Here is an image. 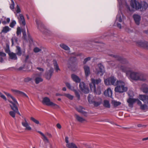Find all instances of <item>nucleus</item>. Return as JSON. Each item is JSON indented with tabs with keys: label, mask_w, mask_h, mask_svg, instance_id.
Listing matches in <instances>:
<instances>
[{
	"label": "nucleus",
	"mask_w": 148,
	"mask_h": 148,
	"mask_svg": "<svg viewBox=\"0 0 148 148\" xmlns=\"http://www.w3.org/2000/svg\"><path fill=\"white\" fill-rule=\"evenodd\" d=\"M119 60L121 64L119 65L117 68L119 70L125 73L126 75L131 79L135 81H145L146 80V76L144 74L131 70L129 66L128 62L126 59H122Z\"/></svg>",
	"instance_id": "1"
},
{
	"label": "nucleus",
	"mask_w": 148,
	"mask_h": 148,
	"mask_svg": "<svg viewBox=\"0 0 148 148\" xmlns=\"http://www.w3.org/2000/svg\"><path fill=\"white\" fill-rule=\"evenodd\" d=\"M117 86L114 89V90L116 92L123 93L127 91V88L125 86L124 82L121 80H119L117 81Z\"/></svg>",
	"instance_id": "2"
},
{
	"label": "nucleus",
	"mask_w": 148,
	"mask_h": 148,
	"mask_svg": "<svg viewBox=\"0 0 148 148\" xmlns=\"http://www.w3.org/2000/svg\"><path fill=\"white\" fill-rule=\"evenodd\" d=\"M123 18L124 16L121 13V12H119L116 16L114 24L116 26L120 29H121L122 27L121 24L124 23L123 21Z\"/></svg>",
	"instance_id": "3"
},
{
	"label": "nucleus",
	"mask_w": 148,
	"mask_h": 148,
	"mask_svg": "<svg viewBox=\"0 0 148 148\" xmlns=\"http://www.w3.org/2000/svg\"><path fill=\"white\" fill-rule=\"evenodd\" d=\"M88 102L90 103H92L95 106H99L102 102L101 99L99 98H97L96 99L94 98L93 99V97L92 95L89 94L88 97Z\"/></svg>",
	"instance_id": "4"
},
{
	"label": "nucleus",
	"mask_w": 148,
	"mask_h": 148,
	"mask_svg": "<svg viewBox=\"0 0 148 148\" xmlns=\"http://www.w3.org/2000/svg\"><path fill=\"white\" fill-rule=\"evenodd\" d=\"M42 103L44 105L53 107L55 109L59 108H60V106L58 105L51 101L50 99L47 97L43 98L42 101Z\"/></svg>",
	"instance_id": "5"
},
{
	"label": "nucleus",
	"mask_w": 148,
	"mask_h": 148,
	"mask_svg": "<svg viewBox=\"0 0 148 148\" xmlns=\"http://www.w3.org/2000/svg\"><path fill=\"white\" fill-rule=\"evenodd\" d=\"M117 81L116 77L112 76L105 79L104 82L105 85H113L116 86L117 85Z\"/></svg>",
	"instance_id": "6"
},
{
	"label": "nucleus",
	"mask_w": 148,
	"mask_h": 148,
	"mask_svg": "<svg viewBox=\"0 0 148 148\" xmlns=\"http://www.w3.org/2000/svg\"><path fill=\"white\" fill-rule=\"evenodd\" d=\"M22 125L25 128V130L27 131H30L32 130V127L30 126L29 124L25 118L24 119V120L21 122Z\"/></svg>",
	"instance_id": "7"
},
{
	"label": "nucleus",
	"mask_w": 148,
	"mask_h": 148,
	"mask_svg": "<svg viewBox=\"0 0 148 148\" xmlns=\"http://www.w3.org/2000/svg\"><path fill=\"white\" fill-rule=\"evenodd\" d=\"M34 77L35 78V81L36 84H38L40 82L43 81L42 77V73H36L34 75Z\"/></svg>",
	"instance_id": "8"
},
{
	"label": "nucleus",
	"mask_w": 148,
	"mask_h": 148,
	"mask_svg": "<svg viewBox=\"0 0 148 148\" xmlns=\"http://www.w3.org/2000/svg\"><path fill=\"white\" fill-rule=\"evenodd\" d=\"M79 87L81 90L85 93H88L89 92V89L83 82H81L79 84Z\"/></svg>",
	"instance_id": "9"
},
{
	"label": "nucleus",
	"mask_w": 148,
	"mask_h": 148,
	"mask_svg": "<svg viewBox=\"0 0 148 148\" xmlns=\"http://www.w3.org/2000/svg\"><path fill=\"white\" fill-rule=\"evenodd\" d=\"M16 15L17 16V18L20 24L25 25L26 23L23 15L21 14H20L18 16L17 14H16Z\"/></svg>",
	"instance_id": "10"
},
{
	"label": "nucleus",
	"mask_w": 148,
	"mask_h": 148,
	"mask_svg": "<svg viewBox=\"0 0 148 148\" xmlns=\"http://www.w3.org/2000/svg\"><path fill=\"white\" fill-rule=\"evenodd\" d=\"M139 99L145 103L148 104V95H140Z\"/></svg>",
	"instance_id": "11"
},
{
	"label": "nucleus",
	"mask_w": 148,
	"mask_h": 148,
	"mask_svg": "<svg viewBox=\"0 0 148 148\" xmlns=\"http://www.w3.org/2000/svg\"><path fill=\"white\" fill-rule=\"evenodd\" d=\"M98 70L97 71V73L100 75H103L105 72V70L103 65L101 64H99L98 65Z\"/></svg>",
	"instance_id": "12"
},
{
	"label": "nucleus",
	"mask_w": 148,
	"mask_h": 148,
	"mask_svg": "<svg viewBox=\"0 0 148 148\" xmlns=\"http://www.w3.org/2000/svg\"><path fill=\"white\" fill-rule=\"evenodd\" d=\"M13 100V102L11 101H9L10 103L12 105H10V106L11 108H14V107L18 106H19V104L16 101V99L13 96L11 97V98Z\"/></svg>",
	"instance_id": "13"
},
{
	"label": "nucleus",
	"mask_w": 148,
	"mask_h": 148,
	"mask_svg": "<svg viewBox=\"0 0 148 148\" xmlns=\"http://www.w3.org/2000/svg\"><path fill=\"white\" fill-rule=\"evenodd\" d=\"M53 72V69L51 68H50L48 71H47L46 72L45 76L47 79L49 80L51 78Z\"/></svg>",
	"instance_id": "14"
},
{
	"label": "nucleus",
	"mask_w": 148,
	"mask_h": 148,
	"mask_svg": "<svg viewBox=\"0 0 148 148\" xmlns=\"http://www.w3.org/2000/svg\"><path fill=\"white\" fill-rule=\"evenodd\" d=\"M36 22L37 25V28L41 32H43V29H44V27L42 23L37 19L36 20Z\"/></svg>",
	"instance_id": "15"
},
{
	"label": "nucleus",
	"mask_w": 148,
	"mask_h": 148,
	"mask_svg": "<svg viewBox=\"0 0 148 148\" xmlns=\"http://www.w3.org/2000/svg\"><path fill=\"white\" fill-rule=\"evenodd\" d=\"M127 102L128 103V106L129 107L132 108L134 104L136 102V99H133L131 98H129L127 100Z\"/></svg>",
	"instance_id": "16"
},
{
	"label": "nucleus",
	"mask_w": 148,
	"mask_h": 148,
	"mask_svg": "<svg viewBox=\"0 0 148 148\" xmlns=\"http://www.w3.org/2000/svg\"><path fill=\"white\" fill-rule=\"evenodd\" d=\"M141 90L145 93H148V86L145 84H143L140 87Z\"/></svg>",
	"instance_id": "17"
},
{
	"label": "nucleus",
	"mask_w": 148,
	"mask_h": 148,
	"mask_svg": "<svg viewBox=\"0 0 148 148\" xmlns=\"http://www.w3.org/2000/svg\"><path fill=\"white\" fill-rule=\"evenodd\" d=\"M53 65L54 68L56 72L58 73L60 71V69L59 67V66L57 61L54 60L53 61Z\"/></svg>",
	"instance_id": "18"
},
{
	"label": "nucleus",
	"mask_w": 148,
	"mask_h": 148,
	"mask_svg": "<svg viewBox=\"0 0 148 148\" xmlns=\"http://www.w3.org/2000/svg\"><path fill=\"white\" fill-rule=\"evenodd\" d=\"M77 110L79 112L81 113L85 116H87V112L84 111V109L83 108L82 106H79L76 108Z\"/></svg>",
	"instance_id": "19"
},
{
	"label": "nucleus",
	"mask_w": 148,
	"mask_h": 148,
	"mask_svg": "<svg viewBox=\"0 0 148 148\" xmlns=\"http://www.w3.org/2000/svg\"><path fill=\"white\" fill-rule=\"evenodd\" d=\"M133 17L137 25H139L140 20V16L137 14H134Z\"/></svg>",
	"instance_id": "20"
},
{
	"label": "nucleus",
	"mask_w": 148,
	"mask_h": 148,
	"mask_svg": "<svg viewBox=\"0 0 148 148\" xmlns=\"http://www.w3.org/2000/svg\"><path fill=\"white\" fill-rule=\"evenodd\" d=\"M138 44L142 47L148 49V42H147L139 41L138 42Z\"/></svg>",
	"instance_id": "21"
},
{
	"label": "nucleus",
	"mask_w": 148,
	"mask_h": 148,
	"mask_svg": "<svg viewBox=\"0 0 148 148\" xmlns=\"http://www.w3.org/2000/svg\"><path fill=\"white\" fill-rule=\"evenodd\" d=\"M85 74L86 77L89 76L90 73L89 67L87 65H85L84 67Z\"/></svg>",
	"instance_id": "22"
},
{
	"label": "nucleus",
	"mask_w": 148,
	"mask_h": 148,
	"mask_svg": "<svg viewBox=\"0 0 148 148\" xmlns=\"http://www.w3.org/2000/svg\"><path fill=\"white\" fill-rule=\"evenodd\" d=\"M71 78L76 83H79L81 81L80 79L76 75L73 74L71 75Z\"/></svg>",
	"instance_id": "23"
},
{
	"label": "nucleus",
	"mask_w": 148,
	"mask_h": 148,
	"mask_svg": "<svg viewBox=\"0 0 148 148\" xmlns=\"http://www.w3.org/2000/svg\"><path fill=\"white\" fill-rule=\"evenodd\" d=\"M104 95L106 96L111 97L112 95V91L110 88H108L105 91Z\"/></svg>",
	"instance_id": "24"
},
{
	"label": "nucleus",
	"mask_w": 148,
	"mask_h": 148,
	"mask_svg": "<svg viewBox=\"0 0 148 148\" xmlns=\"http://www.w3.org/2000/svg\"><path fill=\"white\" fill-rule=\"evenodd\" d=\"M75 117L77 120L79 122L82 123L84 122L87 121L85 119L77 114H75Z\"/></svg>",
	"instance_id": "25"
},
{
	"label": "nucleus",
	"mask_w": 148,
	"mask_h": 148,
	"mask_svg": "<svg viewBox=\"0 0 148 148\" xmlns=\"http://www.w3.org/2000/svg\"><path fill=\"white\" fill-rule=\"evenodd\" d=\"M38 132L43 137L42 138V139L44 141L47 143H49V140L45 134H44L42 132L40 131H38Z\"/></svg>",
	"instance_id": "26"
},
{
	"label": "nucleus",
	"mask_w": 148,
	"mask_h": 148,
	"mask_svg": "<svg viewBox=\"0 0 148 148\" xmlns=\"http://www.w3.org/2000/svg\"><path fill=\"white\" fill-rule=\"evenodd\" d=\"M97 84L96 82L95 81V82H92L89 84L90 86L91 90L96 91V87L95 85Z\"/></svg>",
	"instance_id": "27"
},
{
	"label": "nucleus",
	"mask_w": 148,
	"mask_h": 148,
	"mask_svg": "<svg viewBox=\"0 0 148 148\" xmlns=\"http://www.w3.org/2000/svg\"><path fill=\"white\" fill-rule=\"evenodd\" d=\"M66 146L68 148H78L76 145L73 143H69L66 144Z\"/></svg>",
	"instance_id": "28"
},
{
	"label": "nucleus",
	"mask_w": 148,
	"mask_h": 148,
	"mask_svg": "<svg viewBox=\"0 0 148 148\" xmlns=\"http://www.w3.org/2000/svg\"><path fill=\"white\" fill-rule=\"evenodd\" d=\"M11 29L8 26H5L3 27L1 31L2 33H7L8 32L11 30Z\"/></svg>",
	"instance_id": "29"
},
{
	"label": "nucleus",
	"mask_w": 148,
	"mask_h": 148,
	"mask_svg": "<svg viewBox=\"0 0 148 148\" xmlns=\"http://www.w3.org/2000/svg\"><path fill=\"white\" fill-rule=\"evenodd\" d=\"M10 58L12 60H16L17 58L16 54L13 53H9Z\"/></svg>",
	"instance_id": "30"
},
{
	"label": "nucleus",
	"mask_w": 148,
	"mask_h": 148,
	"mask_svg": "<svg viewBox=\"0 0 148 148\" xmlns=\"http://www.w3.org/2000/svg\"><path fill=\"white\" fill-rule=\"evenodd\" d=\"M16 53L17 55L19 56H21L22 54L21 48L19 46L16 47Z\"/></svg>",
	"instance_id": "31"
},
{
	"label": "nucleus",
	"mask_w": 148,
	"mask_h": 148,
	"mask_svg": "<svg viewBox=\"0 0 148 148\" xmlns=\"http://www.w3.org/2000/svg\"><path fill=\"white\" fill-rule=\"evenodd\" d=\"M112 103L114 107H116L121 104V102L117 101L115 100L112 101Z\"/></svg>",
	"instance_id": "32"
},
{
	"label": "nucleus",
	"mask_w": 148,
	"mask_h": 148,
	"mask_svg": "<svg viewBox=\"0 0 148 148\" xmlns=\"http://www.w3.org/2000/svg\"><path fill=\"white\" fill-rule=\"evenodd\" d=\"M141 5H142V10L143 11L145 10L148 7V4L145 2H143L141 4Z\"/></svg>",
	"instance_id": "33"
},
{
	"label": "nucleus",
	"mask_w": 148,
	"mask_h": 148,
	"mask_svg": "<svg viewBox=\"0 0 148 148\" xmlns=\"http://www.w3.org/2000/svg\"><path fill=\"white\" fill-rule=\"evenodd\" d=\"M135 6L136 7L135 8V9L136 10H139L142 8V5H141V4L137 1H136Z\"/></svg>",
	"instance_id": "34"
},
{
	"label": "nucleus",
	"mask_w": 148,
	"mask_h": 148,
	"mask_svg": "<svg viewBox=\"0 0 148 148\" xmlns=\"http://www.w3.org/2000/svg\"><path fill=\"white\" fill-rule=\"evenodd\" d=\"M140 109L143 110H148V106L146 103L145 104H142L141 105Z\"/></svg>",
	"instance_id": "35"
},
{
	"label": "nucleus",
	"mask_w": 148,
	"mask_h": 148,
	"mask_svg": "<svg viewBox=\"0 0 148 148\" xmlns=\"http://www.w3.org/2000/svg\"><path fill=\"white\" fill-rule=\"evenodd\" d=\"M30 120L35 124L37 125H41V124L40 123L39 121L36 119L34 117H31L30 118Z\"/></svg>",
	"instance_id": "36"
},
{
	"label": "nucleus",
	"mask_w": 148,
	"mask_h": 148,
	"mask_svg": "<svg viewBox=\"0 0 148 148\" xmlns=\"http://www.w3.org/2000/svg\"><path fill=\"white\" fill-rule=\"evenodd\" d=\"M104 106L107 108H110V105L109 101L107 100H104L103 101Z\"/></svg>",
	"instance_id": "37"
},
{
	"label": "nucleus",
	"mask_w": 148,
	"mask_h": 148,
	"mask_svg": "<svg viewBox=\"0 0 148 148\" xmlns=\"http://www.w3.org/2000/svg\"><path fill=\"white\" fill-rule=\"evenodd\" d=\"M136 0H131L130 2L131 6L134 9H135L136 7Z\"/></svg>",
	"instance_id": "38"
},
{
	"label": "nucleus",
	"mask_w": 148,
	"mask_h": 148,
	"mask_svg": "<svg viewBox=\"0 0 148 148\" xmlns=\"http://www.w3.org/2000/svg\"><path fill=\"white\" fill-rule=\"evenodd\" d=\"M66 84L68 88L71 90L73 91L75 89L74 87L73 86H72L70 83H66Z\"/></svg>",
	"instance_id": "39"
},
{
	"label": "nucleus",
	"mask_w": 148,
	"mask_h": 148,
	"mask_svg": "<svg viewBox=\"0 0 148 148\" xmlns=\"http://www.w3.org/2000/svg\"><path fill=\"white\" fill-rule=\"evenodd\" d=\"M11 108L12 110L15 112L16 113H17L19 115L21 116V114L19 112L18 106L14 107L12 108Z\"/></svg>",
	"instance_id": "40"
},
{
	"label": "nucleus",
	"mask_w": 148,
	"mask_h": 148,
	"mask_svg": "<svg viewBox=\"0 0 148 148\" xmlns=\"http://www.w3.org/2000/svg\"><path fill=\"white\" fill-rule=\"evenodd\" d=\"M95 81L96 82L97 84L101 82V79L99 78L96 79H95L93 78L91 79V81L92 82H95Z\"/></svg>",
	"instance_id": "41"
},
{
	"label": "nucleus",
	"mask_w": 148,
	"mask_h": 148,
	"mask_svg": "<svg viewBox=\"0 0 148 148\" xmlns=\"http://www.w3.org/2000/svg\"><path fill=\"white\" fill-rule=\"evenodd\" d=\"M60 47L66 50H69V48L66 45L62 44L60 45Z\"/></svg>",
	"instance_id": "42"
},
{
	"label": "nucleus",
	"mask_w": 148,
	"mask_h": 148,
	"mask_svg": "<svg viewBox=\"0 0 148 148\" xmlns=\"http://www.w3.org/2000/svg\"><path fill=\"white\" fill-rule=\"evenodd\" d=\"M74 92L76 96L78 98V99H79L80 98V95L79 94L80 91L79 90H76L75 89L73 91Z\"/></svg>",
	"instance_id": "43"
},
{
	"label": "nucleus",
	"mask_w": 148,
	"mask_h": 148,
	"mask_svg": "<svg viewBox=\"0 0 148 148\" xmlns=\"http://www.w3.org/2000/svg\"><path fill=\"white\" fill-rule=\"evenodd\" d=\"M16 24V21L15 20H12L10 24V26L11 28H13Z\"/></svg>",
	"instance_id": "44"
},
{
	"label": "nucleus",
	"mask_w": 148,
	"mask_h": 148,
	"mask_svg": "<svg viewBox=\"0 0 148 148\" xmlns=\"http://www.w3.org/2000/svg\"><path fill=\"white\" fill-rule=\"evenodd\" d=\"M64 95L66 97L70 100H72L73 98V96L69 94H65Z\"/></svg>",
	"instance_id": "45"
},
{
	"label": "nucleus",
	"mask_w": 148,
	"mask_h": 148,
	"mask_svg": "<svg viewBox=\"0 0 148 148\" xmlns=\"http://www.w3.org/2000/svg\"><path fill=\"white\" fill-rule=\"evenodd\" d=\"M5 51L6 53L8 54L10 53V51L9 49V45L8 44H7L6 45V47L5 49Z\"/></svg>",
	"instance_id": "46"
},
{
	"label": "nucleus",
	"mask_w": 148,
	"mask_h": 148,
	"mask_svg": "<svg viewBox=\"0 0 148 148\" xmlns=\"http://www.w3.org/2000/svg\"><path fill=\"white\" fill-rule=\"evenodd\" d=\"M94 92L96 94L98 95H100L101 93V88L100 87H99L97 88V90H96V91L93 90Z\"/></svg>",
	"instance_id": "47"
},
{
	"label": "nucleus",
	"mask_w": 148,
	"mask_h": 148,
	"mask_svg": "<svg viewBox=\"0 0 148 148\" xmlns=\"http://www.w3.org/2000/svg\"><path fill=\"white\" fill-rule=\"evenodd\" d=\"M16 112L14 111H11L9 112L10 115L13 118H15V117Z\"/></svg>",
	"instance_id": "48"
},
{
	"label": "nucleus",
	"mask_w": 148,
	"mask_h": 148,
	"mask_svg": "<svg viewBox=\"0 0 148 148\" xmlns=\"http://www.w3.org/2000/svg\"><path fill=\"white\" fill-rule=\"evenodd\" d=\"M12 91L15 94L19 95L21 91L14 89H11Z\"/></svg>",
	"instance_id": "49"
},
{
	"label": "nucleus",
	"mask_w": 148,
	"mask_h": 148,
	"mask_svg": "<svg viewBox=\"0 0 148 148\" xmlns=\"http://www.w3.org/2000/svg\"><path fill=\"white\" fill-rule=\"evenodd\" d=\"M17 41V38L15 36H14L13 37L12 39V45L14 44V42H16Z\"/></svg>",
	"instance_id": "50"
},
{
	"label": "nucleus",
	"mask_w": 148,
	"mask_h": 148,
	"mask_svg": "<svg viewBox=\"0 0 148 148\" xmlns=\"http://www.w3.org/2000/svg\"><path fill=\"white\" fill-rule=\"evenodd\" d=\"M21 33V29L20 27H18L17 29L16 34L17 36H18Z\"/></svg>",
	"instance_id": "51"
},
{
	"label": "nucleus",
	"mask_w": 148,
	"mask_h": 148,
	"mask_svg": "<svg viewBox=\"0 0 148 148\" xmlns=\"http://www.w3.org/2000/svg\"><path fill=\"white\" fill-rule=\"evenodd\" d=\"M19 95L21 96L24 97H27L28 98H29L28 97L26 94L21 91Z\"/></svg>",
	"instance_id": "52"
},
{
	"label": "nucleus",
	"mask_w": 148,
	"mask_h": 148,
	"mask_svg": "<svg viewBox=\"0 0 148 148\" xmlns=\"http://www.w3.org/2000/svg\"><path fill=\"white\" fill-rule=\"evenodd\" d=\"M128 95L130 97H132L134 96L133 92L132 91H130L128 92Z\"/></svg>",
	"instance_id": "53"
},
{
	"label": "nucleus",
	"mask_w": 148,
	"mask_h": 148,
	"mask_svg": "<svg viewBox=\"0 0 148 148\" xmlns=\"http://www.w3.org/2000/svg\"><path fill=\"white\" fill-rule=\"evenodd\" d=\"M16 12L17 13H18L21 12V10L20 7L18 5H17L16 6Z\"/></svg>",
	"instance_id": "54"
},
{
	"label": "nucleus",
	"mask_w": 148,
	"mask_h": 148,
	"mask_svg": "<svg viewBox=\"0 0 148 148\" xmlns=\"http://www.w3.org/2000/svg\"><path fill=\"white\" fill-rule=\"evenodd\" d=\"M32 78L29 77H27L24 79V81L26 82H28L32 80Z\"/></svg>",
	"instance_id": "55"
},
{
	"label": "nucleus",
	"mask_w": 148,
	"mask_h": 148,
	"mask_svg": "<svg viewBox=\"0 0 148 148\" xmlns=\"http://www.w3.org/2000/svg\"><path fill=\"white\" fill-rule=\"evenodd\" d=\"M90 59L91 58L90 57L86 58L84 60L83 63L84 64H85L88 61L90 60Z\"/></svg>",
	"instance_id": "56"
},
{
	"label": "nucleus",
	"mask_w": 148,
	"mask_h": 148,
	"mask_svg": "<svg viewBox=\"0 0 148 148\" xmlns=\"http://www.w3.org/2000/svg\"><path fill=\"white\" fill-rule=\"evenodd\" d=\"M34 51L36 53L38 52L41 51V49L38 47H36L34 49Z\"/></svg>",
	"instance_id": "57"
},
{
	"label": "nucleus",
	"mask_w": 148,
	"mask_h": 148,
	"mask_svg": "<svg viewBox=\"0 0 148 148\" xmlns=\"http://www.w3.org/2000/svg\"><path fill=\"white\" fill-rule=\"evenodd\" d=\"M136 102H137V104L138 105L140 106L142 104L141 102L138 99H136Z\"/></svg>",
	"instance_id": "58"
},
{
	"label": "nucleus",
	"mask_w": 148,
	"mask_h": 148,
	"mask_svg": "<svg viewBox=\"0 0 148 148\" xmlns=\"http://www.w3.org/2000/svg\"><path fill=\"white\" fill-rule=\"evenodd\" d=\"M0 97L4 99L6 101L7 100V99L5 96L2 93H1V95H0Z\"/></svg>",
	"instance_id": "59"
},
{
	"label": "nucleus",
	"mask_w": 148,
	"mask_h": 148,
	"mask_svg": "<svg viewBox=\"0 0 148 148\" xmlns=\"http://www.w3.org/2000/svg\"><path fill=\"white\" fill-rule=\"evenodd\" d=\"M137 126L138 127H146L147 125H143L140 124L138 125Z\"/></svg>",
	"instance_id": "60"
},
{
	"label": "nucleus",
	"mask_w": 148,
	"mask_h": 148,
	"mask_svg": "<svg viewBox=\"0 0 148 148\" xmlns=\"http://www.w3.org/2000/svg\"><path fill=\"white\" fill-rule=\"evenodd\" d=\"M6 54L5 53L2 52H0V56L2 57H5Z\"/></svg>",
	"instance_id": "61"
},
{
	"label": "nucleus",
	"mask_w": 148,
	"mask_h": 148,
	"mask_svg": "<svg viewBox=\"0 0 148 148\" xmlns=\"http://www.w3.org/2000/svg\"><path fill=\"white\" fill-rule=\"evenodd\" d=\"M14 8V3H12L10 5V8L11 10H13Z\"/></svg>",
	"instance_id": "62"
},
{
	"label": "nucleus",
	"mask_w": 148,
	"mask_h": 148,
	"mask_svg": "<svg viewBox=\"0 0 148 148\" xmlns=\"http://www.w3.org/2000/svg\"><path fill=\"white\" fill-rule=\"evenodd\" d=\"M36 69H37L42 72H43L44 71V69L40 67H37Z\"/></svg>",
	"instance_id": "63"
},
{
	"label": "nucleus",
	"mask_w": 148,
	"mask_h": 148,
	"mask_svg": "<svg viewBox=\"0 0 148 148\" xmlns=\"http://www.w3.org/2000/svg\"><path fill=\"white\" fill-rule=\"evenodd\" d=\"M65 141L67 144L69 143V138L67 136H66L65 138Z\"/></svg>",
	"instance_id": "64"
}]
</instances>
